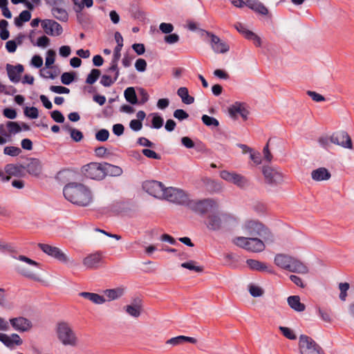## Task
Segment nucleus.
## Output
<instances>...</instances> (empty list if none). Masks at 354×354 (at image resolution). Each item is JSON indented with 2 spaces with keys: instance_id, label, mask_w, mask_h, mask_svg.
<instances>
[{
  "instance_id": "nucleus-16",
  "label": "nucleus",
  "mask_w": 354,
  "mask_h": 354,
  "mask_svg": "<svg viewBox=\"0 0 354 354\" xmlns=\"http://www.w3.org/2000/svg\"><path fill=\"white\" fill-rule=\"evenodd\" d=\"M263 174L266 183L270 185L280 183L283 180L282 174L277 169L270 167H263Z\"/></svg>"
},
{
  "instance_id": "nucleus-30",
  "label": "nucleus",
  "mask_w": 354,
  "mask_h": 354,
  "mask_svg": "<svg viewBox=\"0 0 354 354\" xmlns=\"http://www.w3.org/2000/svg\"><path fill=\"white\" fill-rule=\"evenodd\" d=\"M79 295L80 296L92 301L95 304H102L106 301L103 296H101L97 293L82 292Z\"/></svg>"
},
{
  "instance_id": "nucleus-50",
  "label": "nucleus",
  "mask_w": 354,
  "mask_h": 354,
  "mask_svg": "<svg viewBox=\"0 0 354 354\" xmlns=\"http://www.w3.org/2000/svg\"><path fill=\"white\" fill-rule=\"evenodd\" d=\"M55 55V52L53 50H48L45 62L46 68H50L54 64Z\"/></svg>"
},
{
  "instance_id": "nucleus-51",
  "label": "nucleus",
  "mask_w": 354,
  "mask_h": 354,
  "mask_svg": "<svg viewBox=\"0 0 354 354\" xmlns=\"http://www.w3.org/2000/svg\"><path fill=\"white\" fill-rule=\"evenodd\" d=\"M75 79V75L73 73H64L61 76V81L65 85L70 84Z\"/></svg>"
},
{
  "instance_id": "nucleus-22",
  "label": "nucleus",
  "mask_w": 354,
  "mask_h": 354,
  "mask_svg": "<svg viewBox=\"0 0 354 354\" xmlns=\"http://www.w3.org/2000/svg\"><path fill=\"white\" fill-rule=\"evenodd\" d=\"M287 270L299 274H306L308 272V269L304 263L292 257Z\"/></svg>"
},
{
  "instance_id": "nucleus-64",
  "label": "nucleus",
  "mask_w": 354,
  "mask_h": 354,
  "mask_svg": "<svg viewBox=\"0 0 354 354\" xmlns=\"http://www.w3.org/2000/svg\"><path fill=\"white\" fill-rule=\"evenodd\" d=\"M116 80H114V78L112 79L111 76L107 75H102L100 83L106 87L111 86Z\"/></svg>"
},
{
  "instance_id": "nucleus-1",
  "label": "nucleus",
  "mask_w": 354,
  "mask_h": 354,
  "mask_svg": "<svg viewBox=\"0 0 354 354\" xmlns=\"http://www.w3.org/2000/svg\"><path fill=\"white\" fill-rule=\"evenodd\" d=\"M63 194L67 201L78 206L86 207L93 202L91 189L82 183H68L63 189Z\"/></svg>"
},
{
  "instance_id": "nucleus-27",
  "label": "nucleus",
  "mask_w": 354,
  "mask_h": 354,
  "mask_svg": "<svg viewBox=\"0 0 354 354\" xmlns=\"http://www.w3.org/2000/svg\"><path fill=\"white\" fill-rule=\"evenodd\" d=\"M185 342H189L191 344H196L197 342V339L194 337H191L180 335V336L172 337V338L168 339L166 342V344H171L173 346H176V345H179V344H183Z\"/></svg>"
},
{
  "instance_id": "nucleus-10",
  "label": "nucleus",
  "mask_w": 354,
  "mask_h": 354,
  "mask_svg": "<svg viewBox=\"0 0 354 354\" xmlns=\"http://www.w3.org/2000/svg\"><path fill=\"white\" fill-rule=\"evenodd\" d=\"M142 187L149 194L158 198H163L167 189L162 183L157 180L145 181L142 185Z\"/></svg>"
},
{
  "instance_id": "nucleus-44",
  "label": "nucleus",
  "mask_w": 354,
  "mask_h": 354,
  "mask_svg": "<svg viewBox=\"0 0 354 354\" xmlns=\"http://www.w3.org/2000/svg\"><path fill=\"white\" fill-rule=\"evenodd\" d=\"M201 119L203 122L207 127H218L219 125L218 120L207 115H203Z\"/></svg>"
},
{
  "instance_id": "nucleus-49",
  "label": "nucleus",
  "mask_w": 354,
  "mask_h": 354,
  "mask_svg": "<svg viewBox=\"0 0 354 354\" xmlns=\"http://www.w3.org/2000/svg\"><path fill=\"white\" fill-rule=\"evenodd\" d=\"M109 132L105 129H100L95 133V139L100 142H104L108 140Z\"/></svg>"
},
{
  "instance_id": "nucleus-28",
  "label": "nucleus",
  "mask_w": 354,
  "mask_h": 354,
  "mask_svg": "<svg viewBox=\"0 0 354 354\" xmlns=\"http://www.w3.org/2000/svg\"><path fill=\"white\" fill-rule=\"evenodd\" d=\"M292 261V257L283 254H278L274 257L275 264L282 269L287 270Z\"/></svg>"
},
{
  "instance_id": "nucleus-61",
  "label": "nucleus",
  "mask_w": 354,
  "mask_h": 354,
  "mask_svg": "<svg viewBox=\"0 0 354 354\" xmlns=\"http://www.w3.org/2000/svg\"><path fill=\"white\" fill-rule=\"evenodd\" d=\"M179 36L177 34L173 33L166 35L164 40L167 44H174L177 43L179 41Z\"/></svg>"
},
{
  "instance_id": "nucleus-56",
  "label": "nucleus",
  "mask_w": 354,
  "mask_h": 354,
  "mask_svg": "<svg viewBox=\"0 0 354 354\" xmlns=\"http://www.w3.org/2000/svg\"><path fill=\"white\" fill-rule=\"evenodd\" d=\"M279 329L286 338L289 339H295L297 338L296 335L290 328L284 326H280Z\"/></svg>"
},
{
  "instance_id": "nucleus-8",
  "label": "nucleus",
  "mask_w": 354,
  "mask_h": 354,
  "mask_svg": "<svg viewBox=\"0 0 354 354\" xmlns=\"http://www.w3.org/2000/svg\"><path fill=\"white\" fill-rule=\"evenodd\" d=\"M189 196L183 189L175 187H167L163 198L174 203L186 205Z\"/></svg>"
},
{
  "instance_id": "nucleus-53",
  "label": "nucleus",
  "mask_w": 354,
  "mask_h": 354,
  "mask_svg": "<svg viewBox=\"0 0 354 354\" xmlns=\"http://www.w3.org/2000/svg\"><path fill=\"white\" fill-rule=\"evenodd\" d=\"M234 28L237 30V31L242 34L245 38L248 39V33H251L252 31L248 30L245 26L239 22H237L234 25Z\"/></svg>"
},
{
  "instance_id": "nucleus-17",
  "label": "nucleus",
  "mask_w": 354,
  "mask_h": 354,
  "mask_svg": "<svg viewBox=\"0 0 354 354\" xmlns=\"http://www.w3.org/2000/svg\"><path fill=\"white\" fill-rule=\"evenodd\" d=\"M0 341L10 349H15L16 346H21L23 344L22 339L16 333L8 335L0 333Z\"/></svg>"
},
{
  "instance_id": "nucleus-62",
  "label": "nucleus",
  "mask_w": 354,
  "mask_h": 354,
  "mask_svg": "<svg viewBox=\"0 0 354 354\" xmlns=\"http://www.w3.org/2000/svg\"><path fill=\"white\" fill-rule=\"evenodd\" d=\"M159 28L162 32L169 34L174 30V26L169 23H161Z\"/></svg>"
},
{
  "instance_id": "nucleus-42",
  "label": "nucleus",
  "mask_w": 354,
  "mask_h": 354,
  "mask_svg": "<svg viewBox=\"0 0 354 354\" xmlns=\"http://www.w3.org/2000/svg\"><path fill=\"white\" fill-rule=\"evenodd\" d=\"M101 72L99 69L93 68L88 75L86 82L88 84H93L100 76Z\"/></svg>"
},
{
  "instance_id": "nucleus-38",
  "label": "nucleus",
  "mask_w": 354,
  "mask_h": 354,
  "mask_svg": "<svg viewBox=\"0 0 354 354\" xmlns=\"http://www.w3.org/2000/svg\"><path fill=\"white\" fill-rule=\"evenodd\" d=\"M6 127L8 130V138H10L11 135H15L21 131V127L17 122L8 121L6 124Z\"/></svg>"
},
{
  "instance_id": "nucleus-29",
  "label": "nucleus",
  "mask_w": 354,
  "mask_h": 354,
  "mask_svg": "<svg viewBox=\"0 0 354 354\" xmlns=\"http://www.w3.org/2000/svg\"><path fill=\"white\" fill-rule=\"evenodd\" d=\"M247 265L251 270H257V271H266L268 272H271V270L268 268L267 265L263 262H261L254 259H248L246 261Z\"/></svg>"
},
{
  "instance_id": "nucleus-12",
  "label": "nucleus",
  "mask_w": 354,
  "mask_h": 354,
  "mask_svg": "<svg viewBox=\"0 0 354 354\" xmlns=\"http://www.w3.org/2000/svg\"><path fill=\"white\" fill-rule=\"evenodd\" d=\"M243 230L246 235L252 237H263L267 231L263 225L256 221H247L243 225Z\"/></svg>"
},
{
  "instance_id": "nucleus-20",
  "label": "nucleus",
  "mask_w": 354,
  "mask_h": 354,
  "mask_svg": "<svg viewBox=\"0 0 354 354\" xmlns=\"http://www.w3.org/2000/svg\"><path fill=\"white\" fill-rule=\"evenodd\" d=\"M230 115L236 119L237 115L239 114L243 120H246L248 115V111L245 109L244 104L236 102L234 104L230 106L228 109Z\"/></svg>"
},
{
  "instance_id": "nucleus-19",
  "label": "nucleus",
  "mask_w": 354,
  "mask_h": 354,
  "mask_svg": "<svg viewBox=\"0 0 354 354\" xmlns=\"http://www.w3.org/2000/svg\"><path fill=\"white\" fill-rule=\"evenodd\" d=\"M24 66L21 64L16 66L8 64L6 71L10 80L13 83H18L20 80V75L24 72Z\"/></svg>"
},
{
  "instance_id": "nucleus-18",
  "label": "nucleus",
  "mask_w": 354,
  "mask_h": 354,
  "mask_svg": "<svg viewBox=\"0 0 354 354\" xmlns=\"http://www.w3.org/2000/svg\"><path fill=\"white\" fill-rule=\"evenodd\" d=\"M10 323L15 330L19 332H26L32 328L31 322L24 317L12 318Z\"/></svg>"
},
{
  "instance_id": "nucleus-59",
  "label": "nucleus",
  "mask_w": 354,
  "mask_h": 354,
  "mask_svg": "<svg viewBox=\"0 0 354 354\" xmlns=\"http://www.w3.org/2000/svg\"><path fill=\"white\" fill-rule=\"evenodd\" d=\"M249 292L254 297H260L263 294V290L260 287L254 285L250 286Z\"/></svg>"
},
{
  "instance_id": "nucleus-25",
  "label": "nucleus",
  "mask_w": 354,
  "mask_h": 354,
  "mask_svg": "<svg viewBox=\"0 0 354 354\" xmlns=\"http://www.w3.org/2000/svg\"><path fill=\"white\" fill-rule=\"evenodd\" d=\"M311 177L316 181L326 180L330 178V174L327 169L319 167L312 171Z\"/></svg>"
},
{
  "instance_id": "nucleus-4",
  "label": "nucleus",
  "mask_w": 354,
  "mask_h": 354,
  "mask_svg": "<svg viewBox=\"0 0 354 354\" xmlns=\"http://www.w3.org/2000/svg\"><path fill=\"white\" fill-rule=\"evenodd\" d=\"M301 354H325L322 348L311 337L301 335L299 340Z\"/></svg>"
},
{
  "instance_id": "nucleus-35",
  "label": "nucleus",
  "mask_w": 354,
  "mask_h": 354,
  "mask_svg": "<svg viewBox=\"0 0 354 354\" xmlns=\"http://www.w3.org/2000/svg\"><path fill=\"white\" fill-rule=\"evenodd\" d=\"M177 94L181 98L182 102L186 104H191L194 102V97L189 95L188 89L186 87H180L177 91Z\"/></svg>"
},
{
  "instance_id": "nucleus-24",
  "label": "nucleus",
  "mask_w": 354,
  "mask_h": 354,
  "mask_svg": "<svg viewBox=\"0 0 354 354\" xmlns=\"http://www.w3.org/2000/svg\"><path fill=\"white\" fill-rule=\"evenodd\" d=\"M247 3L248 7L254 12L262 15L268 14V8L259 0H248Z\"/></svg>"
},
{
  "instance_id": "nucleus-33",
  "label": "nucleus",
  "mask_w": 354,
  "mask_h": 354,
  "mask_svg": "<svg viewBox=\"0 0 354 354\" xmlns=\"http://www.w3.org/2000/svg\"><path fill=\"white\" fill-rule=\"evenodd\" d=\"M74 4V10L78 15L82 13L83 9L86 8H91L93 6V0H71Z\"/></svg>"
},
{
  "instance_id": "nucleus-54",
  "label": "nucleus",
  "mask_w": 354,
  "mask_h": 354,
  "mask_svg": "<svg viewBox=\"0 0 354 354\" xmlns=\"http://www.w3.org/2000/svg\"><path fill=\"white\" fill-rule=\"evenodd\" d=\"M339 290H340L339 298H340L341 300L344 301L346 299V296H347L346 291L349 288V283H348L346 282V283H341L339 285Z\"/></svg>"
},
{
  "instance_id": "nucleus-48",
  "label": "nucleus",
  "mask_w": 354,
  "mask_h": 354,
  "mask_svg": "<svg viewBox=\"0 0 354 354\" xmlns=\"http://www.w3.org/2000/svg\"><path fill=\"white\" fill-rule=\"evenodd\" d=\"M66 128L69 131L71 137L74 141L80 142L83 138V134L80 131L67 127Z\"/></svg>"
},
{
  "instance_id": "nucleus-55",
  "label": "nucleus",
  "mask_w": 354,
  "mask_h": 354,
  "mask_svg": "<svg viewBox=\"0 0 354 354\" xmlns=\"http://www.w3.org/2000/svg\"><path fill=\"white\" fill-rule=\"evenodd\" d=\"M0 306L6 308H10V304L8 301L4 290L0 288Z\"/></svg>"
},
{
  "instance_id": "nucleus-3",
  "label": "nucleus",
  "mask_w": 354,
  "mask_h": 354,
  "mask_svg": "<svg viewBox=\"0 0 354 354\" xmlns=\"http://www.w3.org/2000/svg\"><path fill=\"white\" fill-rule=\"evenodd\" d=\"M232 242L236 246L252 252H260L265 249V244L258 237L237 236L233 239Z\"/></svg>"
},
{
  "instance_id": "nucleus-23",
  "label": "nucleus",
  "mask_w": 354,
  "mask_h": 354,
  "mask_svg": "<svg viewBox=\"0 0 354 354\" xmlns=\"http://www.w3.org/2000/svg\"><path fill=\"white\" fill-rule=\"evenodd\" d=\"M24 169H26L30 175L38 176L41 170V162L37 158H30L28 163L24 166Z\"/></svg>"
},
{
  "instance_id": "nucleus-46",
  "label": "nucleus",
  "mask_w": 354,
  "mask_h": 354,
  "mask_svg": "<svg viewBox=\"0 0 354 354\" xmlns=\"http://www.w3.org/2000/svg\"><path fill=\"white\" fill-rule=\"evenodd\" d=\"M21 152V150L20 148L14 146L6 147L3 149V153L6 155L13 157L19 156Z\"/></svg>"
},
{
  "instance_id": "nucleus-45",
  "label": "nucleus",
  "mask_w": 354,
  "mask_h": 354,
  "mask_svg": "<svg viewBox=\"0 0 354 354\" xmlns=\"http://www.w3.org/2000/svg\"><path fill=\"white\" fill-rule=\"evenodd\" d=\"M24 115L31 119H36L39 116L38 109L35 106L28 107L24 109Z\"/></svg>"
},
{
  "instance_id": "nucleus-47",
  "label": "nucleus",
  "mask_w": 354,
  "mask_h": 354,
  "mask_svg": "<svg viewBox=\"0 0 354 354\" xmlns=\"http://www.w3.org/2000/svg\"><path fill=\"white\" fill-rule=\"evenodd\" d=\"M153 118L151 120L152 127L154 129H160L163 125V118L157 113H153Z\"/></svg>"
},
{
  "instance_id": "nucleus-37",
  "label": "nucleus",
  "mask_w": 354,
  "mask_h": 354,
  "mask_svg": "<svg viewBox=\"0 0 354 354\" xmlns=\"http://www.w3.org/2000/svg\"><path fill=\"white\" fill-rule=\"evenodd\" d=\"M31 19V13L29 10H23L19 17L15 19V24L17 27H21L24 22L29 21Z\"/></svg>"
},
{
  "instance_id": "nucleus-41",
  "label": "nucleus",
  "mask_w": 354,
  "mask_h": 354,
  "mask_svg": "<svg viewBox=\"0 0 354 354\" xmlns=\"http://www.w3.org/2000/svg\"><path fill=\"white\" fill-rule=\"evenodd\" d=\"M180 266L182 268L194 271L196 272H202L203 271V268L202 266H196V262L194 261H189L183 263Z\"/></svg>"
},
{
  "instance_id": "nucleus-5",
  "label": "nucleus",
  "mask_w": 354,
  "mask_h": 354,
  "mask_svg": "<svg viewBox=\"0 0 354 354\" xmlns=\"http://www.w3.org/2000/svg\"><path fill=\"white\" fill-rule=\"evenodd\" d=\"M185 206L196 213L204 214L209 210L217 207V203L215 201L209 198L194 200L189 198Z\"/></svg>"
},
{
  "instance_id": "nucleus-2",
  "label": "nucleus",
  "mask_w": 354,
  "mask_h": 354,
  "mask_svg": "<svg viewBox=\"0 0 354 354\" xmlns=\"http://www.w3.org/2000/svg\"><path fill=\"white\" fill-rule=\"evenodd\" d=\"M56 335L59 342L64 346H75L77 337L71 326L65 322H59L56 326Z\"/></svg>"
},
{
  "instance_id": "nucleus-57",
  "label": "nucleus",
  "mask_w": 354,
  "mask_h": 354,
  "mask_svg": "<svg viewBox=\"0 0 354 354\" xmlns=\"http://www.w3.org/2000/svg\"><path fill=\"white\" fill-rule=\"evenodd\" d=\"M147 62L142 58H139L135 63V68L138 72H144L147 68Z\"/></svg>"
},
{
  "instance_id": "nucleus-34",
  "label": "nucleus",
  "mask_w": 354,
  "mask_h": 354,
  "mask_svg": "<svg viewBox=\"0 0 354 354\" xmlns=\"http://www.w3.org/2000/svg\"><path fill=\"white\" fill-rule=\"evenodd\" d=\"M105 176L110 175L111 176H120L122 174V169L119 166L113 165L107 162H104Z\"/></svg>"
},
{
  "instance_id": "nucleus-13",
  "label": "nucleus",
  "mask_w": 354,
  "mask_h": 354,
  "mask_svg": "<svg viewBox=\"0 0 354 354\" xmlns=\"http://www.w3.org/2000/svg\"><path fill=\"white\" fill-rule=\"evenodd\" d=\"M331 143L341 146L345 149H353L352 140L349 135L344 131L333 133L330 137Z\"/></svg>"
},
{
  "instance_id": "nucleus-11",
  "label": "nucleus",
  "mask_w": 354,
  "mask_h": 354,
  "mask_svg": "<svg viewBox=\"0 0 354 354\" xmlns=\"http://www.w3.org/2000/svg\"><path fill=\"white\" fill-rule=\"evenodd\" d=\"M38 247L46 254L50 256L57 261L66 263L70 262L71 260L59 248L50 245L45 243H39Z\"/></svg>"
},
{
  "instance_id": "nucleus-32",
  "label": "nucleus",
  "mask_w": 354,
  "mask_h": 354,
  "mask_svg": "<svg viewBox=\"0 0 354 354\" xmlns=\"http://www.w3.org/2000/svg\"><path fill=\"white\" fill-rule=\"evenodd\" d=\"M51 12L55 18L61 21H66L68 19V12L64 8V6L52 8Z\"/></svg>"
},
{
  "instance_id": "nucleus-26",
  "label": "nucleus",
  "mask_w": 354,
  "mask_h": 354,
  "mask_svg": "<svg viewBox=\"0 0 354 354\" xmlns=\"http://www.w3.org/2000/svg\"><path fill=\"white\" fill-rule=\"evenodd\" d=\"M287 301L289 306L297 312H303L306 309V306L301 303L300 297L297 295L288 297Z\"/></svg>"
},
{
  "instance_id": "nucleus-21",
  "label": "nucleus",
  "mask_w": 354,
  "mask_h": 354,
  "mask_svg": "<svg viewBox=\"0 0 354 354\" xmlns=\"http://www.w3.org/2000/svg\"><path fill=\"white\" fill-rule=\"evenodd\" d=\"M211 37L212 48L215 53H223L229 50V46L224 42L221 41L220 38L214 34L208 33Z\"/></svg>"
},
{
  "instance_id": "nucleus-39",
  "label": "nucleus",
  "mask_w": 354,
  "mask_h": 354,
  "mask_svg": "<svg viewBox=\"0 0 354 354\" xmlns=\"http://www.w3.org/2000/svg\"><path fill=\"white\" fill-rule=\"evenodd\" d=\"M124 97L127 102L132 104L138 103V98L133 87H128L124 91Z\"/></svg>"
},
{
  "instance_id": "nucleus-58",
  "label": "nucleus",
  "mask_w": 354,
  "mask_h": 354,
  "mask_svg": "<svg viewBox=\"0 0 354 354\" xmlns=\"http://www.w3.org/2000/svg\"><path fill=\"white\" fill-rule=\"evenodd\" d=\"M143 155L149 158H152L155 160H160L161 158L160 156L155 152L154 151L149 149H144L142 151Z\"/></svg>"
},
{
  "instance_id": "nucleus-43",
  "label": "nucleus",
  "mask_w": 354,
  "mask_h": 354,
  "mask_svg": "<svg viewBox=\"0 0 354 354\" xmlns=\"http://www.w3.org/2000/svg\"><path fill=\"white\" fill-rule=\"evenodd\" d=\"M18 272L21 275H23V276H24L26 277H28V278H30V279H34V280H38V277H37V274L32 270H30L27 269V268H24V267H21V268L19 267L18 268Z\"/></svg>"
},
{
  "instance_id": "nucleus-36",
  "label": "nucleus",
  "mask_w": 354,
  "mask_h": 354,
  "mask_svg": "<svg viewBox=\"0 0 354 354\" xmlns=\"http://www.w3.org/2000/svg\"><path fill=\"white\" fill-rule=\"evenodd\" d=\"M109 300H115L121 297L124 293V288L118 287L113 289H108L104 292Z\"/></svg>"
},
{
  "instance_id": "nucleus-7",
  "label": "nucleus",
  "mask_w": 354,
  "mask_h": 354,
  "mask_svg": "<svg viewBox=\"0 0 354 354\" xmlns=\"http://www.w3.org/2000/svg\"><path fill=\"white\" fill-rule=\"evenodd\" d=\"M104 162H90L84 165L82 171L84 175L93 180H100L105 178Z\"/></svg>"
},
{
  "instance_id": "nucleus-15",
  "label": "nucleus",
  "mask_w": 354,
  "mask_h": 354,
  "mask_svg": "<svg viewBox=\"0 0 354 354\" xmlns=\"http://www.w3.org/2000/svg\"><path fill=\"white\" fill-rule=\"evenodd\" d=\"M41 26L46 34L48 35L59 36L63 32L62 26L52 19H44L41 21Z\"/></svg>"
},
{
  "instance_id": "nucleus-31",
  "label": "nucleus",
  "mask_w": 354,
  "mask_h": 354,
  "mask_svg": "<svg viewBox=\"0 0 354 354\" xmlns=\"http://www.w3.org/2000/svg\"><path fill=\"white\" fill-rule=\"evenodd\" d=\"M24 171V165L8 164L5 167V172L11 176H21Z\"/></svg>"
},
{
  "instance_id": "nucleus-40",
  "label": "nucleus",
  "mask_w": 354,
  "mask_h": 354,
  "mask_svg": "<svg viewBox=\"0 0 354 354\" xmlns=\"http://www.w3.org/2000/svg\"><path fill=\"white\" fill-rule=\"evenodd\" d=\"M126 312L133 317H138L141 314V306L139 304L127 305L125 306Z\"/></svg>"
},
{
  "instance_id": "nucleus-9",
  "label": "nucleus",
  "mask_w": 354,
  "mask_h": 354,
  "mask_svg": "<svg viewBox=\"0 0 354 354\" xmlns=\"http://www.w3.org/2000/svg\"><path fill=\"white\" fill-rule=\"evenodd\" d=\"M220 176L222 179L233 183L240 188H245L250 185L249 181L245 176L235 172L223 170L221 171Z\"/></svg>"
},
{
  "instance_id": "nucleus-52",
  "label": "nucleus",
  "mask_w": 354,
  "mask_h": 354,
  "mask_svg": "<svg viewBox=\"0 0 354 354\" xmlns=\"http://www.w3.org/2000/svg\"><path fill=\"white\" fill-rule=\"evenodd\" d=\"M16 92V89L12 86H6L0 82V93L5 95H12Z\"/></svg>"
},
{
  "instance_id": "nucleus-60",
  "label": "nucleus",
  "mask_w": 354,
  "mask_h": 354,
  "mask_svg": "<svg viewBox=\"0 0 354 354\" xmlns=\"http://www.w3.org/2000/svg\"><path fill=\"white\" fill-rule=\"evenodd\" d=\"M50 116L54 121L59 123L64 122L65 120L63 114L59 111L57 110L52 111L50 113Z\"/></svg>"
},
{
  "instance_id": "nucleus-6",
  "label": "nucleus",
  "mask_w": 354,
  "mask_h": 354,
  "mask_svg": "<svg viewBox=\"0 0 354 354\" xmlns=\"http://www.w3.org/2000/svg\"><path fill=\"white\" fill-rule=\"evenodd\" d=\"M231 219L232 217L227 214L212 212L208 215L205 224L209 230L218 231Z\"/></svg>"
},
{
  "instance_id": "nucleus-63",
  "label": "nucleus",
  "mask_w": 354,
  "mask_h": 354,
  "mask_svg": "<svg viewBox=\"0 0 354 354\" xmlns=\"http://www.w3.org/2000/svg\"><path fill=\"white\" fill-rule=\"evenodd\" d=\"M174 117L179 120H183L189 117L188 113L183 109H176L174 112Z\"/></svg>"
},
{
  "instance_id": "nucleus-14",
  "label": "nucleus",
  "mask_w": 354,
  "mask_h": 354,
  "mask_svg": "<svg viewBox=\"0 0 354 354\" xmlns=\"http://www.w3.org/2000/svg\"><path fill=\"white\" fill-rule=\"evenodd\" d=\"M103 255L101 252H95L88 254L83 259V265L89 270L99 268L103 264Z\"/></svg>"
}]
</instances>
